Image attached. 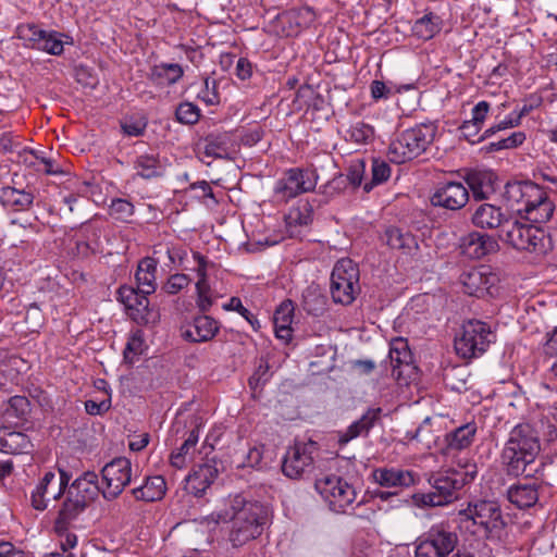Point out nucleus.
Segmentation results:
<instances>
[{
    "label": "nucleus",
    "mask_w": 557,
    "mask_h": 557,
    "mask_svg": "<svg viewBox=\"0 0 557 557\" xmlns=\"http://www.w3.org/2000/svg\"><path fill=\"white\" fill-rule=\"evenodd\" d=\"M230 521L233 522L230 541L234 547H240L262 533L267 510L260 503L247 500L242 494L230 495L216 512V522Z\"/></svg>",
    "instance_id": "nucleus-1"
},
{
    "label": "nucleus",
    "mask_w": 557,
    "mask_h": 557,
    "mask_svg": "<svg viewBox=\"0 0 557 557\" xmlns=\"http://www.w3.org/2000/svg\"><path fill=\"white\" fill-rule=\"evenodd\" d=\"M541 444L529 424H518L509 433L500 454V465L508 476H531Z\"/></svg>",
    "instance_id": "nucleus-2"
},
{
    "label": "nucleus",
    "mask_w": 557,
    "mask_h": 557,
    "mask_svg": "<svg viewBox=\"0 0 557 557\" xmlns=\"http://www.w3.org/2000/svg\"><path fill=\"white\" fill-rule=\"evenodd\" d=\"M503 199L508 208L519 214L524 213L532 223L548 222L555 211V205L547 193L531 181L508 182Z\"/></svg>",
    "instance_id": "nucleus-3"
},
{
    "label": "nucleus",
    "mask_w": 557,
    "mask_h": 557,
    "mask_svg": "<svg viewBox=\"0 0 557 557\" xmlns=\"http://www.w3.org/2000/svg\"><path fill=\"white\" fill-rule=\"evenodd\" d=\"M476 476V466L466 465L465 470H447L433 479L432 490L428 493H416L413 503L419 507L445 506L457 499L458 492Z\"/></svg>",
    "instance_id": "nucleus-4"
},
{
    "label": "nucleus",
    "mask_w": 557,
    "mask_h": 557,
    "mask_svg": "<svg viewBox=\"0 0 557 557\" xmlns=\"http://www.w3.org/2000/svg\"><path fill=\"white\" fill-rule=\"evenodd\" d=\"M435 134L436 126L433 123H422L401 132L389 144L388 159L401 164L419 157L433 143Z\"/></svg>",
    "instance_id": "nucleus-5"
},
{
    "label": "nucleus",
    "mask_w": 557,
    "mask_h": 557,
    "mask_svg": "<svg viewBox=\"0 0 557 557\" xmlns=\"http://www.w3.org/2000/svg\"><path fill=\"white\" fill-rule=\"evenodd\" d=\"M499 237L517 250L537 255L546 253L550 244L545 231L532 224L522 223L516 218L505 221Z\"/></svg>",
    "instance_id": "nucleus-6"
},
{
    "label": "nucleus",
    "mask_w": 557,
    "mask_h": 557,
    "mask_svg": "<svg viewBox=\"0 0 557 557\" xmlns=\"http://www.w3.org/2000/svg\"><path fill=\"white\" fill-rule=\"evenodd\" d=\"M495 338V334L486 322L468 320L462 323L460 331L456 334L454 346L461 358H476L487 350Z\"/></svg>",
    "instance_id": "nucleus-7"
},
{
    "label": "nucleus",
    "mask_w": 557,
    "mask_h": 557,
    "mask_svg": "<svg viewBox=\"0 0 557 557\" xmlns=\"http://www.w3.org/2000/svg\"><path fill=\"white\" fill-rule=\"evenodd\" d=\"M358 265L349 258L339 259L331 273L330 292L335 304L351 305L361 292Z\"/></svg>",
    "instance_id": "nucleus-8"
},
{
    "label": "nucleus",
    "mask_w": 557,
    "mask_h": 557,
    "mask_svg": "<svg viewBox=\"0 0 557 557\" xmlns=\"http://www.w3.org/2000/svg\"><path fill=\"white\" fill-rule=\"evenodd\" d=\"M16 36L23 40L26 48L46 52L50 55H61L64 47L72 46L74 39L71 35L54 29H44L36 24H21L16 28Z\"/></svg>",
    "instance_id": "nucleus-9"
},
{
    "label": "nucleus",
    "mask_w": 557,
    "mask_h": 557,
    "mask_svg": "<svg viewBox=\"0 0 557 557\" xmlns=\"http://www.w3.org/2000/svg\"><path fill=\"white\" fill-rule=\"evenodd\" d=\"M458 544V534L444 523L433 524L417 540L416 557H447Z\"/></svg>",
    "instance_id": "nucleus-10"
},
{
    "label": "nucleus",
    "mask_w": 557,
    "mask_h": 557,
    "mask_svg": "<svg viewBox=\"0 0 557 557\" xmlns=\"http://www.w3.org/2000/svg\"><path fill=\"white\" fill-rule=\"evenodd\" d=\"M314 487L335 512H345L356 499L351 484L341 476L326 474L315 480Z\"/></svg>",
    "instance_id": "nucleus-11"
},
{
    "label": "nucleus",
    "mask_w": 557,
    "mask_h": 557,
    "mask_svg": "<svg viewBox=\"0 0 557 557\" xmlns=\"http://www.w3.org/2000/svg\"><path fill=\"white\" fill-rule=\"evenodd\" d=\"M102 497L106 500L117 498L132 481V462L126 457H117L108 462L101 470Z\"/></svg>",
    "instance_id": "nucleus-12"
},
{
    "label": "nucleus",
    "mask_w": 557,
    "mask_h": 557,
    "mask_svg": "<svg viewBox=\"0 0 557 557\" xmlns=\"http://www.w3.org/2000/svg\"><path fill=\"white\" fill-rule=\"evenodd\" d=\"M461 515L483 528L490 535L499 532L506 525L499 506L491 500L470 503Z\"/></svg>",
    "instance_id": "nucleus-13"
},
{
    "label": "nucleus",
    "mask_w": 557,
    "mask_h": 557,
    "mask_svg": "<svg viewBox=\"0 0 557 557\" xmlns=\"http://www.w3.org/2000/svg\"><path fill=\"white\" fill-rule=\"evenodd\" d=\"M430 200L434 207L459 210L467 205L469 191L460 182L446 181L436 185Z\"/></svg>",
    "instance_id": "nucleus-14"
},
{
    "label": "nucleus",
    "mask_w": 557,
    "mask_h": 557,
    "mask_svg": "<svg viewBox=\"0 0 557 557\" xmlns=\"http://www.w3.org/2000/svg\"><path fill=\"white\" fill-rule=\"evenodd\" d=\"M314 443H296L290 447L283 459L282 471L290 479H299L312 467Z\"/></svg>",
    "instance_id": "nucleus-15"
},
{
    "label": "nucleus",
    "mask_w": 557,
    "mask_h": 557,
    "mask_svg": "<svg viewBox=\"0 0 557 557\" xmlns=\"http://www.w3.org/2000/svg\"><path fill=\"white\" fill-rule=\"evenodd\" d=\"M317 181L313 174L299 168H293L285 172L276 182L275 193L286 198H295L315 188Z\"/></svg>",
    "instance_id": "nucleus-16"
},
{
    "label": "nucleus",
    "mask_w": 557,
    "mask_h": 557,
    "mask_svg": "<svg viewBox=\"0 0 557 557\" xmlns=\"http://www.w3.org/2000/svg\"><path fill=\"white\" fill-rule=\"evenodd\" d=\"M459 281L466 294L482 297L485 294H491L490 289L495 285L497 277L488 267L480 265L463 271Z\"/></svg>",
    "instance_id": "nucleus-17"
},
{
    "label": "nucleus",
    "mask_w": 557,
    "mask_h": 557,
    "mask_svg": "<svg viewBox=\"0 0 557 557\" xmlns=\"http://www.w3.org/2000/svg\"><path fill=\"white\" fill-rule=\"evenodd\" d=\"M219 475V469L214 462L195 465L185 478V491L195 496L203 497Z\"/></svg>",
    "instance_id": "nucleus-18"
},
{
    "label": "nucleus",
    "mask_w": 557,
    "mask_h": 557,
    "mask_svg": "<svg viewBox=\"0 0 557 557\" xmlns=\"http://www.w3.org/2000/svg\"><path fill=\"white\" fill-rule=\"evenodd\" d=\"M220 323L210 315L199 314L182 329V337L190 343H207L215 337Z\"/></svg>",
    "instance_id": "nucleus-19"
},
{
    "label": "nucleus",
    "mask_w": 557,
    "mask_h": 557,
    "mask_svg": "<svg viewBox=\"0 0 557 557\" xmlns=\"http://www.w3.org/2000/svg\"><path fill=\"white\" fill-rule=\"evenodd\" d=\"M382 408L370 407L346 430L338 432V444L344 446L359 436H368L370 431L381 421Z\"/></svg>",
    "instance_id": "nucleus-20"
},
{
    "label": "nucleus",
    "mask_w": 557,
    "mask_h": 557,
    "mask_svg": "<svg viewBox=\"0 0 557 557\" xmlns=\"http://www.w3.org/2000/svg\"><path fill=\"white\" fill-rule=\"evenodd\" d=\"M541 484L524 481L511 484L506 491L507 500L517 509L527 510L537 505Z\"/></svg>",
    "instance_id": "nucleus-21"
},
{
    "label": "nucleus",
    "mask_w": 557,
    "mask_h": 557,
    "mask_svg": "<svg viewBox=\"0 0 557 557\" xmlns=\"http://www.w3.org/2000/svg\"><path fill=\"white\" fill-rule=\"evenodd\" d=\"M233 137L227 132H212L201 138L197 144V150L206 157L213 159H231Z\"/></svg>",
    "instance_id": "nucleus-22"
},
{
    "label": "nucleus",
    "mask_w": 557,
    "mask_h": 557,
    "mask_svg": "<svg viewBox=\"0 0 557 557\" xmlns=\"http://www.w3.org/2000/svg\"><path fill=\"white\" fill-rule=\"evenodd\" d=\"M313 221V208L308 202L298 203L285 215L286 232L292 238H302Z\"/></svg>",
    "instance_id": "nucleus-23"
},
{
    "label": "nucleus",
    "mask_w": 557,
    "mask_h": 557,
    "mask_svg": "<svg viewBox=\"0 0 557 557\" xmlns=\"http://www.w3.org/2000/svg\"><path fill=\"white\" fill-rule=\"evenodd\" d=\"M460 252L470 259H481L498 248L497 242L488 234L471 232L460 240Z\"/></svg>",
    "instance_id": "nucleus-24"
},
{
    "label": "nucleus",
    "mask_w": 557,
    "mask_h": 557,
    "mask_svg": "<svg viewBox=\"0 0 557 557\" xmlns=\"http://www.w3.org/2000/svg\"><path fill=\"white\" fill-rule=\"evenodd\" d=\"M476 432L478 425L474 421H471L446 433L444 436L445 446L442 449L443 455L449 456L469 448L475 440Z\"/></svg>",
    "instance_id": "nucleus-25"
},
{
    "label": "nucleus",
    "mask_w": 557,
    "mask_h": 557,
    "mask_svg": "<svg viewBox=\"0 0 557 557\" xmlns=\"http://www.w3.org/2000/svg\"><path fill=\"white\" fill-rule=\"evenodd\" d=\"M101 490L98 484V474L86 471L71 483L66 492L88 507Z\"/></svg>",
    "instance_id": "nucleus-26"
},
{
    "label": "nucleus",
    "mask_w": 557,
    "mask_h": 557,
    "mask_svg": "<svg viewBox=\"0 0 557 557\" xmlns=\"http://www.w3.org/2000/svg\"><path fill=\"white\" fill-rule=\"evenodd\" d=\"M510 218L507 216L502 208L491 203L479 205L471 216V221L474 226L482 230H494L499 228L500 234L503 233V226L505 221Z\"/></svg>",
    "instance_id": "nucleus-27"
},
{
    "label": "nucleus",
    "mask_w": 557,
    "mask_h": 557,
    "mask_svg": "<svg viewBox=\"0 0 557 557\" xmlns=\"http://www.w3.org/2000/svg\"><path fill=\"white\" fill-rule=\"evenodd\" d=\"M375 483L383 487H409L418 480L417 473L396 468H377L372 471Z\"/></svg>",
    "instance_id": "nucleus-28"
},
{
    "label": "nucleus",
    "mask_w": 557,
    "mask_h": 557,
    "mask_svg": "<svg viewBox=\"0 0 557 557\" xmlns=\"http://www.w3.org/2000/svg\"><path fill=\"white\" fill-rule=\"evenodd\" d=\"M495 174L491 171L473 170L466 174L465 182L468 185V191H471L475 200H484L495 191Z\"/></svg>",
    "instance_id": "nucleus-29"
},
{
    "label": "nucleus",
    "mask_w": 557,
    "mask_h": 557,
    "mask_svg": "<svg viewBox=\"0 0 557 557\" xmlns=\"http://www.w3.org/2000/svg\"><path fill=\"white\" fill-rule=\"evenodd\" d=\"M65 497L58 511V516L54 520L53 529L57 534L65 533L71 523L76 520L87 508L83 502L74 498L67 492L64 493Z\"/></svg>",
    "instance_id": "nucleus-30"
},
{
    "label": "nucleus",
    "mask_w": 557,
    "mask_h": 557,
    "mask_svg": "<svg viewBox=\"0 0 557 557\" xmlns=\"http://www.w3.org/2000/svg\"><path fill=\"white\" fill-rule=\"evenodd\" d=\"M387 358L392 368L391 375L397 380L403 375V368L409 371L413 370L412 354L408 342L404 338H396L391 343Z\"/></svg>",
    "instance_id": "nucleus-31"
},
{
    "label": "nucleus",
    "mask_w": 557,
    "mask_h": 557,
    "mask_svg": "<svg viewBox=\"0 0 557 557\" xmlns=\"http://www.w3.org/2000/svg\"><path fill=\"white\" fill-rule=\"evenodd\" d=\"M198 267L196 269L198 281L196 283V305L200 312H208L214 304L212 290L207 280V260L199 252L194 253Z\"/></svg>",
    "instance_id": "nucleus-32"
},
{
    "label": "nucleus",
    "mask_w": 557,
    "mask_h": 557,
    "mask_svg": "<svg viewBox=\"0 0 557 557\" xmlns=\"http://www.w3.org/2000/svg\"><path fill=\"white\" fill-rule=\"evenodd\" d=\"M314 18V12L308 7L294 8L277 15V20L284 28L287 26V36L297 34L301 28L308 27Z\"/></svg>",
    "instance_id": "nucleus-33"
},
{
    "label": "nucleus",
    "mask_w": 557,
    "mask_h": 557,
    "mask_svg": "<svg viewBox=\"0 0 557 557\" xmlns=\"http://www.w3.org/2000/svg\"><path fill=\"white\" fill-rule=\"evenodd\" d=\"M159 260L153 257H145L139 260L135 272L138 289L144 294H153L157 289V270Z\"/></svg>",
    "instance_id": "nucleus-34"
},
{
    "label": "nucleus",
    "mask_w": 557,
    "mask_h": 557,
    "mask_svg": "<svg viewBox=\"0 0 557 557\" xmlns=\"http://www.w3.org/2000/svg\"><path fill=\"white\" fill-rule=\"evenodd\" d=\"M382 240L389 248L401 250L406 255H412L419 249L416 236L408 231L393 225L385 228Z\"/></svg>",
    "instance_id": "nucleus-35"
},
{
    "label": "nucleus",
    "mask_w": 557,
    "mask_h": 557,
    "mask_svg": "<svg viewBox=\"0 0 557 557\" xmlns=\"http://www.w3.org/2000/svg\"><path fill=\"white\" fill-rule=\"evenodd\" d=\"M490 109L491 104L487 101L478 102L471 110V119L465 121L459 127L461 135L472 145L480 143L474 141V137L481 132Z\"/></svg>",
    "instance_id": "nucleus-36"
},
{
    "label": "nucleus",
    "mask_w": 557,
    "mask_h": 557,
    "mask_svg": "<svg viewBox=\"0 0 557 557\" xmlns=\"http://www.w3.org/2000/svg\"><path fill=\"white\" fill-rule=\"evenodd\" d=\"M1 205L12 211L20 212L28 210L34 202V195L26 189H18L12 186L0 188Z\"/></svg>",
    "instance_id": "nucleus-37"
},
{
    "label": "nucleus",
    "mask_w": 557,
    "mask_h": 557,
    "mask_svg": "<svg viewBox=\"0 0 557 557\" xmlns=\"http://www.w3.org/2000/svg\"><path fill=\"white\" fill-rule=\"evenodd\" d=\"M30 412V401L25 396L15 395L3 403L0 414L4 423L16 424L23 421Z\"/></svg>",
    "instance_id": "nucleus-38"
},
{
    "label": "nucleus",
    "mask_w": 557,
    "mask_h": 557,
    "mask_svg": "<svg viewBox=\"0 0 557 557\" xmlns=\"http://www.w3.org/2000/svg\"><path fill=\"white\" fill-rule=\"evenodd\" d=\"M33 445L25 433L0 428V453L18 455L30 451Z\"/></svg>",
    "instance_id": "nucleus-39"
},
{
    "label": "nucleus",
    "mask_w": 557,
    "mask_h": 557,
    "mask_svg": "<svg viewBox=\"0 0 557 557\" xmlns=\"http://www.w3.org/2000/svg\"><path fill=\"white\" fill-rule=\"evenodd\" d=\"M166 492L163 476L153 475L145 479L144 483L131 491L136 500L157 502L162 499Z\"/></svg>",
    "instance_id": "nucleus-40"
},
{
    "label": "nucleus",
    "mask_w": 557,
    "mask_h": 557,
    "mask_svg": "<svg viewBox=\"0 0 557 557\" xmlns=\"http://www.w3.org/2000/svg\"><path fill=\"white\" fill-rule=\"evenodd\" d=\"M184 75L183 67L177 63H160L156 64L150 69L148 74L149 81H151L154 85L164 86V85H174L176 84Z\"/></svg>",
    "instance_id": "nucleus-41"
},
{
    "label": "nucleus",
    "mask_w": 557,
    "mask_h": 557,
    "mask_svg": "<svg viewBox=\"0 0 557 557\" xmlns=\"http://www.w3.org/2000/svg\"><path fill=\"white\" fill-rule=\"evenodd\" d=\"M57 484V475L52 471H47L38 481L36 487L30 494V504L35 510L44 511L49 505L50 488ZM54 492L51 493V495Z\"/></svg>",
    "instance_id": "nucleus-42"
},
{
    "label": "nucleus",
    "mask_w": 557,
    "mask_h": 557,
    "mask_svg": "<svg viewBox=\"0 0 557 557\" xmlns=\"http://www.w3.org/2000/svg\"><path fill=\"white\" fill-rule=\"evenodd\" d=\"M134 169L136 170V174L144 180L161 177L165 171L159 156L154 153L137 156L134 160Z\"/></svg>",
    "instance_id": "nucleus-43"
},
{
    "label": "nucleus",
    "mask_w": 557,
    "mask_h": 557,
    "mask_svg": "<svg viewBox=\"0 0 557 557\" xmlns=\"http://www.w3.org/2000/svg\"><path fill=\"white\" fill-rule=\"evenodd\" d=\"M366 173V162L363 159L356 158L349 162L346 174H341L332 181V185L335 188H339L341 184L347 181L352 189H356L361 186L363 176Z\"/></svg>",
    "instance_id": "nucleus-44"
},
{
    "label": "nucleus",
    "mask_w": 557,
    "mask_h": 557,
    "mask_svg": "<svg viewBox=\"0 0 557 557\" xmlns=\"http://www.w3.org/2000/svg\"><path fill=\"white\" fill-rule=\"evenodd\" d=\"M441 30V18L430 12L417 20L412 26V34L422 40L432 39Z\"/></svg>",
    "instance_id": "nucleus-45"
},
{
    "label": "nucleus",
    "mask_w": 557,
    "mask_h": 557,
    "mask_svg": "<svg viewBox=\"0 0 557 557\" xmlns=\"http://www.w3.org/2000/svg\"><path fill=\"white\" fill-rule=\"evenodd\" d=\"M199 431L197 428L193 429L188 437L184 441L181 447L173 451L170 456L171 465L176 469H182L186 465L187 457L190 456L198 443Z\"/></svg>",
    "instance_id": "nucleus-46"
},
{
    "label": "nucleus",
    "mask_w": 557,
    "mask_h": 557,
    "mask_svg": "<svg viewBox=\"0 0 557 557\" xmlns=\"http://www.w3.org/2000/svg\"><path fill=\"white\" fill-rule=\"evenodd\" d=\"M392 169L389 164L382 159H373L371 166V181L362 186L366 193H370L374 186L385 183L391 177Z\"/></svg>",
    "instance_id": "nucleus-47"
},
{
    "label": "nucleus",
    "mask_w": 557,
    "mask_h": 557,
    "mask_svg": "<svg viewBox=\"0 0 557 557\" xmlns=\"http://www.w3.org/2000/svg\"><path fill=\"white\" fill-rule=\"evenodd\" d=\"M523 132H513L507 137L499 138L498 140L491 141L481 148L482 151L490 153L500 150L513 149L521 146L525 140Z\"/></svg>",
    "instance_id": "nucleus-48"
},
{
    "label": "nucleus",
    "mask_w": 557,
    "mask_h": 557,
    "mask_svg": "<svg viewBox=\"0 0 557 557\" xmlns=\"http://www.w3.org/2000/svg\"><path fill=\"white\" fill-rule=\"evenodd\" d=\"M176 121L185 125H194L200 119V109L191 102H182L175 110Z\"/></svg>",
    "instance_id": "nucleus-49"
},
{
    "label": "nucleus",
    "mask_w": 557,
    "mask_h": 557,
    "mask_svg": "<svg viewBox=\"0 0 557 557\" xmlns=\"http://www.w3.org/2000/svg\"><path fill=\"white\" fill-rule=\"evenodd\" d=\"M110 215H112L115 220L128 222L129 219L134 215L135 207L127 199L115 198L111 201L110 205Z\"/></svg>",
    "instance_id": "nucleus-50"
},
{
    "label": "nucleus",
    "mask_w": 557,
    "mask_h": 557,
    "mask_svg": "<svg viewBox=\"0 0 557 557\" xmlns=\"http://www.w3.org/2000/svg\"><path fill=\"white\" fill-rule=\"evenodd\" d=\"M349 137L357 144H368L374 137V128L362 121L352 124L348 131Z\"/></svg>",
    "instance_id": "nucleus-51"
},
{
    "label": "nucleus",
    "mask_w": 557,
    "mask_h": 557,
    "mask_svg": "<svg viewBox=\"0 0 557 557\" xmlns=\"http://www.w3.org/2000/svg\"><path fill=\"white\" fill-rule=\"evenodd\" d=\"M148 121L145 116L128 117L121 122V129L124 135L131 137H139L145 134Z\"/></svg>",
    "instance_id": "nucleus-52"
},
{
    "label": "nucleus",
    "mask_w": 557,
    "mask_h": 557,
    "mask_svg": "<svg viewBox=\"0 0 557 557\" xmlns=\"http://www.w3.org/2000/svg\"><path fill=\"white\" fill-rule=\"evenodd\" d=\"M223 309L226 311H237L243 318H245V320H247V322H249L255 331L260 329L259 320L243 306L240 298L232 297L227 304L223 305Z\"/></svg>",
    "instance_id": "nucleus-53"
},
{
    "label": "nucleus",
    "mask_w": 557,
    "mask_h": 557,
    "mask_svg": "<svg viewBox=\"0 0 557 557\" xmlns=\"http://www.w3.org/2000/svg\"><path fill=\"white\" fill-rule=\"evenodd\" d=\"M191 282L187 274L175 273L171 275L162 286V290L169 295H176L186 288Z\"/></svg>",
    "instance_id": "nucleus-54"
},
{
    "label": "nucleus",
    "mask_w": 557,
    "mask_h": 557,
    "mask_svg": "<svg viewBox=\"0 0 557 557\" xmlns=\"http://www.w3.org/2000/svg\"><path fill=\"white\" fill-rule=\"evenodd\" d=\"M198 98L203 101L207 106H213L219 103L220 96L216 90V82L210 77L203 79L201 89L198 92Z\"/></svg>",
    "instance_id": "nucleus-55"
},
{
    "label": "nucleus",
    "mask_w": 557,
    "mask_h": 557,
    "mask_svg": "<svg viewBox=\"0 0 557 557\" xmlns=\"http://www.w3.org/2000/svg\"><path fill=\"white\" fill-rule=\"evenodd\" d=\"M294 304L292 300L286 299L281 302L276 308L273 315L274 325L284 324L292 325L294 319Z\"/></svg>",
    "instance_id": "nucleus-56"
},
{
    "label": "nucleus",
    "mask_w": 557,
    "mask_h": 557,
    "mask_svg": "<svg viewBox=\"0 0 557 557\" xmlns=\"http://www.w3.org/2000/svg\"><path fill=\"white\" fill-rule=\"evenodd\" d=\"M144 341L139 335H133L125 346L123 351L124 359L128 362H133L134 357L138 356L143 351Z\"/></svg>",
    "instance_id": "nucleus-57"
},
{
    "label": "nucleus",
    "mask_w": 557,
    "mask_h": 557,
    "mask_svg": "<svg viewBox=\"0 0 557 557\" xmlns=\"http://www.w3.org/2000/svg\"><path fill=\"white\" fill-rule=\"evenodd\" d=\"M139 289L136 286L123 285L117 289L119 300L127 308L131 309L134 306V301L138 299Z\"/></svg>",
    "instance_id": "nucleus-58"
},
{
    "label": "nucleus",
    "mask_w": 557,
    "mask_h": 557,
    "mask_svg": "<svg viewBox=\"0 0 557 557\" xmlns=\"http://www.w3.org/2000/svg\"><path fill=\"white\" fill-rule=\"evenodd\" d=\"M111 408V395L107 399L101 401H95L92 399H88L85 401V410L90 416H101L109 411Z\"/></svg>",
    "instance_id": "nucleus-59"
},
{
    "label": "nucleus",
    "mask_w": 557,
    "mask_h": 557,
    "mask_svg": "<svg viewBox=\"0 0 557 557\" xmlns=\"http://www.w3.org/2000/svg\"><path fill=\"white\" fill-rule=\"evenodd\" d=\"M59 472H60V478L55 484L57 490H55V493L52 494L53 500L60 499L64 495V493H66L69 486L71 485L70 484V481L72 479L71 473H69L67 471H65L63 469H59Z\"/></svg>",
    "instance_id": "nucleus-60"
},
{
    "label": "nucleus",
    "mask_w": 557,
    "mask_h": 557,
    "mask_svg": "<svg viewBox=\"0 0 557 557\" xmlns=\"http://www.w3.org/2000/svg\"><path fill=\"white\" fill-rule=\"evenodd\" d=\"M370 92L373 100L388 99L392 90L382 81H373L370 85Z\"/></svg>",
    "instance_id": "nucleus-61"
},
{
    "label": "nucleus",
    "mask_w": 557,
    "mask_h": 557,
    "mask_svg": "<svg viewBox=\"0 0 557 557\" xmlns=\"http://www.w3.org/2000/svg\"><path fill=\"white\" fill-rule=\"evenodd\" d=\"M235 74L242 81L249 79L252 75V63L247 58H239L236 63Z\"/></svg>",
    "instance_id": "nucleus-62"
},
{
    "label": "nucleus",
    "mask_w": 557,
    "mask_h": 557,
    "mask_svg": "<svg viewBox=\"0 0 557 557\" xmlns=\"http://www.w3.org/2000/svg\"><path fill=\"white\" fill-rule=\"evenodd\" d=\"M431 418L426 417L423 422L417 428L414 433L411 435V440H416L418 442H428L430 440L429 434L431 433Z\"/></svg>",
    "instance_id": "nucleus-63"
},
{
    "label": "nucleus",
    "mask_w": 557,
    "mask_h": 557,
    "mask_svg": "<svg viewBox=\"0 0 557 557\" xmlns=\"http://www.w3.org/2000/svg\"><path fill=\"white\" fill-rule=\"evenodd\" d=\"M0 557H25L21 549L15 548L11 542H0Z\"/></svg>",
    "instance_id": "nucleus-64"
}]
</instances>
